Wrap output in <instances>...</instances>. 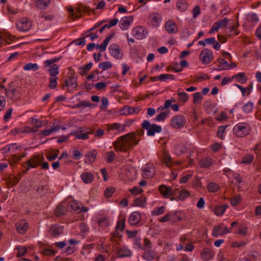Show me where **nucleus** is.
Segmentation results:
<instances>
[{"label":"nucleus","mask_w":261,"mask_h":261,"mask_svg":"<svg viewBox=\"0 0 261 261\" xmlns=\"http://www.w3.org/2000/svg\"><path fill=\"white\" fill-rule=\"evenodd\" d=\"M96 222L102 229L106 228L109 225V218L106 216H100L97 218Z\"/></svg>","instance_id":"nucleus-22"},{"label":"nucleus","mask_w":261,"mask_h":261,"mask_svg":"<svg viewBox=\"0 0 261 261\" xmlns=\"http://www.w3.org/2000/svg\"><path fill=\"white\" fill-rule=\"evenodd\" d=\"M140 111V109L138 108H132L129 106H124L120 111L122 115H129L135 113H138Z\"/></svg>","instance_id":"nucleus-17"},{"label":"nucleus","mask_w":261,"mask_h":261,"mask_svg":"<svg viewBox=\"0 0 261 261\" xmlns=\"http://www.w3.org/2000/svg\"><path fill=\"white\" fill-rule=\"evenodd\" d=\"M161 194L165 198H168L171 196L172 188L171 187H167L164 185H162L159 187Z\"/></svg>","instance_id":"nucleus-20"},{"label":"nucleus","mask_w":261,"mask_h":261,"mask_svg":"<svg viewBox=\"0 0 261 261\" xmlns=\"http://www.w3.org/2000/svg\"><path fill=\"white\" fill-rule=\"evenodd\" d=\"M142 127L143 129L147 130V135L149 136H153L155 133H159L162 131V127L156 124H151L150 122L146 120H144L142 123Z\"/></svg>","instance_id":"nucleus-3"},{"label":"nucleus","mask_w":261,"mask_h":261,"mask_svg":"<svg viewBox=\"0 0 261 261\" xmlns=\"http://www.w3.org/2000/svg\"><path fill=\"white\" fill-rule=\"evenodd\" d=\"M59 128V127H53L50 129L42 130L41 131V134L45 136H48L55 130H58Z\"/></svg>","instance_id":"nucleus-56"},{"label":"nucleus","mask_w":261,"mask_h":261,"mask_svg":"<svg viewBox=\"0 0 261 261\" xmlns=\"http://www.w3.org/2000/svg\"><path fill=\"white\" fill-rule=\"evenodd\" d=\"M49 67L50 68L48 69L49 74L51 76H56L59 73V66L54 64L50 65Z\"/></svg>","instance_id":"nucleus-32"},{"label":"nucleus","mask_w":261,"mask_h":261,"mask_svg":"<svg viewBox=\"0 0 261 261\" xmlns=\"http://www.w3.org/2000/svg\"><path fill=\"white\" fill-rule=\"evenodd\" d=\"M228 126L226 125H221L218 127L217 136L218 137L223 139V134L224 133L226 128Z\"/></svg>","instance_id":"nucleus-53"},{"label":"nucleus","mask_w":261,"mask_h":261,"mask_svg":"<svg viewBox=\"0 0 261 261\" xmlns=\"http://www.w3.org/2000/svg\"><path fill=\"white\" fill-rule=\"evenodd\" d=\"M114 33H111L109 34L100 45H99L98 44L96 45V47L99 49V50L101 53H102L106 50L108 44H109L110 40L114 36Z\"/></svg>","instance_id":"nucleus-21"},{"label":"nucleus","mask_w":261,"mask_h":261,"mask_svg":"<svg viewBox=\"0 0 261 261\" xmlns=\"http://www.w3.org/2000/svg\"><path fill=\"white\" fill-rule=\"evenodd\" d=\"M142 175L144 177L151 178L155 174V169L153 165H147L142 168Z\"/></svg>","instance_id":"nucleus-12"},{"label":"nucleus","mask_w":261,"mask_h":261,"mask_svg":"<svg viewBox=\"0 0 261 261\" xmlns=\"http://www.w3.org/2000/svg\"><path fill=\"white\" fill-rule=\"evenodd\" d=\"M146 201V198L145 196H140L135 199L134 204L137 206L144 207Z\"/></svg>","instance_id":"nucleus-33"},{"label":"nucleus","mask_w":261,"mask_h":261,"mask_svg":"<svg viewBox=\"0 0 261 261\" xmlns=\"http://www.w3.org/2000/svg\"><path fill=\"white\" fill-rule=\"evenodd\" d=\"M199 58L202 63L204 64H209L213 60L212 51L207 48L203 49L200 54Z\"/></svg>","instance_id":"nucleus-6"},{"label":"nucleus","mask_w":261,"mask_h":261,"mask_svg":"<svg viewBox=\"0 0 261 261\" xmlns=\"http://www.w3.org/2000/svg\"><path fill=\"white\" fill-rule=\"evenodd\" d=\"M39 66L37 64H32L31 63L27 64L23 66V69L24 70H33L36 71L38 69Z\"/></svg>","instance_id":"nucleus-41"},{"label":"nucleus","mask_w":261,"mask_h":261,"mask_svg":"<svg viewBox=\"0 0 261 261\" xmlns=\"http://www.w3.org/2000/svg\"><path fill=\"white\" fill-rule=\"evenodd\" d=\"M232 79H236V80L242 84L245 83L247 81V77L244 72H239L232 76Z\"/></svg>","instance_id":"nucleus-27"},{"label":"nucleus","mask_w":261,"mask_h":261,"mask_svg":"<svg viewBox=\"0 0 261 261\" xmlns=\"http://www.w3.org/2000/svg\"><path fill=\"white\" fill-rule=\"evenodd\" d=\"M93 65L91 62L89 63L85 66H83L79 68L80 72L79 73L81 75H85L87 74L88 72L90 70Z\"/></svg>","instance_id":"nucleus-29"},{"label":"nucleus","mask_w":261,"mask_h":261,"mask_svg":"<svg viewBox=\"0 0 261 261\" xmlns=\"http://www.w3.org/2000/svg\"><path fill=\"white\" fill-rule=\"evenodd\" d=\"M212 165V159L208 158H205L201 159L199 162V165L202 168H208Z\"/></svg>","instance_id":"nucleus-30"},{"label":"nucleus","mask_w":261,"mask_h":261,"mask_svg":"<svg viewBox=\"0 0 261 261\" xmlns=\"http://www.w3.org/2000/svg\"><path fill=\"white\" fill-rule=\"evenodd\" d=\"M118 255L120 257L130 256L132 252L129 250L121 248L119 250Z\"/></svg>","instance_id":"nucleus-37"},{"label":"nucleus","mask_w":261,"mask_h":261,"mask_svg":"<svg viewBox=\"0 0 261 261\" xmlns=\"http://www.w3.org/2000/svg\"><path fill=\"white\" fill-rule=\"evenodd\" d=\"M160 81H166L167 79L174 80V75L171 74H162L159 75Z\"/></svg>","instance_id":"nucleus-55"},{"label":"nucleus","mask_w":261,"mask_h":261,"mask_svg":"<svg viewBox=\"0 0 261 261\" xmlns=\"http://www.w3.org/2000/svg\"><path fill=\"white\" fill-rule=\"evenodd\" d=\"M141 216L138 212H134L129 216L128 222L132 225L137 224L141 220Z\"/></svg>","instance_id":"nucleus-16"},{"label":"nucleus","mask_w":261,"mask_h":261,"mask_svg":"<svg viewBox=\"0 0 261 261\" xmlns=\"http://www.w3.org/2000/svg\"><path fill=\"white\" fill-rule=\"evenodd\" d=\"M250 126L246 122L239 123L233 129V134L238 137H244L248 135L250 132Z\"/></svg>","instance_id":"nucleus-2"},{"label":"nucleus","mask_w":261,"mask_h":261,"mask_svg":"<svg viewBox=\"0 0 261 261\" xmlns=\"http://www.w3.org/2000/svg\"><path fill=\"white\" fill-rule=\"evenodd\" d=\"M16 228L17 231L20 234H24L29 228V223L25 221H20L16 223Z\"/></svg>","instance_id":"nucleus-15"},{"label":"nucleus","mask_w":261,"mask_h":261,"mask_svg":"<svg viewBox=\"0 0 261 261\" xmlns=\"http://www.w3.org/2000/svg\"><path fill=\"white\" fill-rule=\"evenodd\" d=\"M81 177L83 182L86 184L91 183L94 179V175L88 172H83L81 175Z\"/></svg>","instance_id":"nucleus-23"},{"label":"nucleus","mask_w":261,"mask_h":261,"mask_svg":"<svg viewBox=\"0 0 261 261\" xmlns=\"http://www.w3.org/2000/svg\"><path fill=\"white\" fill-rule=\"evenodd\" d=\"M61 57L59 58H55L50 60H47L44 62V67L46 68L50 66L51 65L54 64L55 63L58 62L61 59Z\"/></svg>","instance_id":"nucleus-46"},{"label":"nucleus","mask_w":261,"mask_h":261,"mask_svg":"<svg viewBox=\"0 0 261 261\" xmlns=\"http://www.w3.org/2000/svg\"><path fill=\"white\" fill-rule=\"evenodd\" d=\"M44 160L43 155H36L31 158L30 160H28L27 162V167L26 171L30 170L31 168H35L37 166L41 165V163Z\"/></svg>","instance_id":"nucleus-4"},{"label":"nucleus","mask_w":261,"mask_h":261,"mask_svg":"<svg viewBox=\"0 0 261 261\" xmlns=\"http://www.w3.org/2000/svg\"><path fill=\"white\" fill-rule=\"evenodd\" d=\"M207 188L209 192H216L219 190V186L217 184L212 182L208 184Z\"/></svg>","instance_id":"nucleus-44"},{"label":"nucleus","mask_w":261,"mask_h":261,"mask_svg":"<svg viewBox=\"0 0 261 261\" xmlns=\"http://www.w3.org/2000/svg\"><path fill=\"white\" fill-rule=\"evenodd\" d=\"M125 129V126H122L121 124L119 123H114L112 124H109L108 126L109 130H118L124 131Z\"/></svg>","instance_id":"nucleus-35"},{"label":"nucleus","mask_w":261,"mask_h":261,"mask_svg":"<svg viewBox=\"0 0 261 261\" xmlns=\"http://www.w3.org/2000/svg\"><path fill=\"white\" fill-rule=\"evenodd\" d=\"M241 198L240 196H235L230 199V204L232 206L237 205L241 201Z\"/></svg>","instance_id":"nucleus-61"},{"label":"nucleus","mask_w":261,"mask_h":261,"mask_svg":"<svg viewBox=\"0 0 261 261\" xmlns=\"http://www.w3.org/2000/svg\"><path fill=\"white\" fill-rule=\"evenodd\" d=\"M31 27V21L25 18H21L17 23V28L21 31H28Z\"/></svg>","instance_id":"nucleus-9"},{"label":"nucleus","mask_w":261,"mask_h":261,"mask_svg":"<svg viewBox=\"0 0 261 261\" xmlns=\"http://www.w3.org/2000/svg\"><path fill=\"white\" fill-rule=\"evenodd\" d=\"M124 226L125 219H123L122 220H120L118 221L116 227V229L122 231L124 229Z\"/></svg>","instance_id":"nucleus-59"},{"label":"nucleus","mask_w":261,"mask_h":261,"mask_svg":"<svg viewBox=\"0 0 261 261\" xmlns=\"http://www.w3.org/2000/svg\"><path fill=\"white\" fill-rule=\"evenodd\" d=\"M165 207L164 206H161L159 207H155L153 211H152V215L159 216L163 214L164 213Z\"/></svg>","instance_id":"nucleus-50"},{"label":"nucleus","mask_w":261,"mask_h":261,"mask_svg":"<svg viewBox=\"0 0 261 261\" xmlns=\"http://www.w3.org/2000/svg\"><path fill=\"white\" fill-rule=\"evenodd\" d=\"M174 101H175V99H172L166 100L165 101L164 106H160L157 108V111L158 112H162L163 110H164L165 109H167L168 108H169L170 107V106H171V104L173 102H174Z\"/></svg>","instance_id":"nucleus-36"},{"label":"nucleus","mask_w":261,"mask_h":261,"mask_svg":"<svg viewBox=\"0 0 261 261\" xmlns=\"http://www.w3.org/2000/svg\"><path fill=\"white\" fill-rule=\"evenodd\" d=\"M147 31L142 27H138L133 30V34L138 39H142L147 35Z\"/></svg>","instance_id":"nucleus-11"},{"label":"nucleus","mask_w":261,"mask_h":261,"mask_svg":"<svg viewBox=\"0 0 261 261\" xmlns=\"http://www.w3.org/2000/svg\"><path fill=\"white\" fill-rule=\"evenodd\" d=\"M180 190L178 189H173L172 188L171 195H173V197L171 198V200H178L179 194L180 193Z\"/></svg>","instance_id":"nucleus-54"},{"label":"nucleus","mask_w":261,"mask_h":261,"mask_svg":"<svg viewBox=\"0 0 261 261\" xmlns=\"http://www.w3.org/2000/svg\"><path fill=\"white\" fill-rule=\"evenodd\" d=\"M106 160L108 163H112L115 160V154L113 151H109L106 153Z\"/></svg>","instance_id":"nucleus-40"},{"label":"nucleus","mask_w":261,"mask_h":261,"mask_svg":"<svg viewBox=\"0 0 261 261\" xmlns=\"http://www.w3.org/2000/svg\"><path fill=\"white\" fill-rule=\"evenodd\" d=\"M178 96V100L180 101L185 102L188 100V95L185 92H181L177 93Z\"/></svg>","instance_id":"nucleus-51"},{"label":"nucleus","mask_w":261,"mask_h":261,"mask_svg":"<svg viewBox=\"0 0 261 261\" xmlns=\"http://www.w3.org/2000/svg\"><path fill=\"white\" fill-rule=\"evenodd\" d=\"M162 158L164 160V161L167 167H170L171 166V156L170 154L166 151H164L162 155Z\"/></svg>","instance_id":"nucleus-38"},{"label":"nucleus","mask_w":261,"mask_h":261,"mask_svg":"<svg viewBox=\"0 0 261 261\" xmlns=\"http://www.w3.org/2000/svg\"><path fill=\"white\" fill-rule=\"evenodd\" d=\"M208 44H213V47L218 50L220 48V44L217 41L214 37H211L210 38H207V40Z\"/></svg>","instance_id":"nucleus-42"},{"label":"nucleus","mask_w":261,"mask_h":261,"mask_svg":"<svg viewBox=\"0 0 261 261\" xmlns=\"http://www.w3.org/2000/svg\"><path fill=\"white\" fill-rule=\"evenodd\" d=\"M193 103L196 104L199 102V100H201L202 96L200 92H196L193 94Z\"/></svg>","instance_id":"nucleus-63"},{"label":"nucleus","mask_w":261,"mask_h":261,"mask_svg":"<svg viewBox=\"0 0 261 261\" xmlns=\"http://www.w3.org/2000/svg\"><path fill=\"white\" fill-rule=\"evenodd\" d=\"M169 112V111L166 110L165 112L160 113L156 116L155 120L158 122L164 121V120L168 117Z\"/></svg>","instance_id":"nucleus-43"},{"label":"nucleus","mask_w":261,"mask_h":261,"mask_svg":"<svg viewBox=\"0 0 261 261\" xmlns=\"http://www.w3.org/2000/svg\"><path fill=\"white\" fill-rule=\"evenodd\" d=\"M186 122V120L183 115H177L173 117L170 121V125L174 128H179L183 127Z\"/></svg>","instance_id":"nucleus-5"},{"label":"nucleus","mask_w":261,"mask_h":261,"mask_svg":"<svg viewBox=\"0 0 261 261\" xmlns=\"http://www.w3.org/2000/svg\"><path fill=\"white\" fill-rule=\"evenodd\" d=\"M165 28L169 34H175L178 31L176 24L172 20H168L166 22Z\"/></svg>","instance_id":"nucleus-13"},{"label":"nucleus","mask_w":261,"mask_h":261,"mask_svg":"<svg viewBox=\"0 0 261 261\" xmlns=\"http://www.w3.org/2000/svg\"><path fill=\"white\" fill-rule=\"evenodd\" d=\"M112 67V63L109 61H106L101 62L98 65V67L102 69V70H106L111 68Z\"/></svg>","instance_id":"nucleus-45"},{"label":"nucleus","mask_w":261,"mask_h":261,"mask_svg":"<svg viewBox=\"0 0 261 261\" xmlns=\"http://www.w3.org/2000/svg\"><path fill=\"white\" fill-rule=\"evenodd\" d=\"M110 55L116 59L122 58L123 54L120 52L119 46L117 44L113 43L109 47Z\"/></svg>","instance_id":"nucleus-8"},{"label":"nucleus","mask_w":261,"mask_h":261,"mask_svg":"<svg viewBox=\"0 0 261 261\" xmlns=\"http://www.w3.org/2000/svg\"><path fill=\"white\" fill-rule=\"evenodd\" d=\"M22 176L21 173L17 175H10L7 178V182L11 186L16 185L20 180Z\"/></svg>","instance_id":"nucleus-19"},{"label":"nucleus","mask_w":261,"mask_h":261,"mask_svg":"<svg viewBox=\"0 0 261 261\" xmlns=\"http://www.w3.org/2000/svg\"><path fill=\"white\" fill-rule=\"evenodd\" d=\"M50 0H36V6L39 9H45L50 4Z\"/></svg>","instance_id":"nucleus-28"},{"label":"nucleus","mask_w":261,"mask_h":261,"mask_svg":"<svg viewBox=\"0 0 261 261\" xmlns=\"http://www.w3.org/2000/svg\"><path fill=\"white\" fill-rule=\"evenodd\" d=\"M188 4L186 0H177L176 2V8L180 12L186 11L188 8Z\"/></svg>","instance_id":"nucleus-26"},{"label":"nucleus","mask_w":261,"mask_h":261,"mask_svg":"<svg viewBox=\"0 0 261 261\" xmlns=\"http://www.w3.org/2000/svg\"><path fill=\"white\" fill-rule=\"evenodd\" d=\"M214 252L208 248H204L200 253L201 258L204 261H208L214 256Z\"/></svg>","instance_id":"nucleus-14"},{"label":"nucleus","mask_w":261,"mask_h":261,"mask_svg":"<svg viewBox=\"0 0 261 261\" xmlns=\"http://www.w3.org/2000/svg\"><path fill=\"white\" fill-rule=\"evenodd\" d=\"M97 155V152L95 150H92L87 152L86 155V159L85 162L86 163L90 164L94 162L95 160Z\"/></svg>","instance_id":"nucleus-24"},{"label":"nucleus","mask_w":261,"mask_h":261,"mask_svg":"<svg viewBox=\"0 0 261 261\" xmlns=\"http://www.w3.org/2000/svg\"><path fill=\"white\" fill-rule=\"evenodd\" d=\"M223 228L221 225L215 226L213 230V236L215 237H218L219 236H223Z\"/></svg>","instance_id":"nucleus-34"},{"label":"nucleus","mask_w":261,"mask_h":261,"mask_svg":"<svg viewBox=\"0 0 261 261\" xmlns=\"http://www.w3.org/2000/svg\"><path fill=\"white\" fill-rule=\"evenodd\" d=\"M155 257V253L154 252L146 251L144 254V258L147 260H151Z\"/></svg>","instance_id":"nucleus-49"},{"label":"nucleus","mask_w":261,"mask_h":261,"mask_svg":"<svg viewBox=\"0 0 261 261\" xmlns=\"http://www.w3.org/2000/svg\"><path fill=\"white\" fill-rule=\"evenodd\" d=\"M64 227L59 224L51 225L48 231L49 233L53 237H58L63 233Z\"/></svg>","instance_id":"nucleus-10"},{"label":"nucleus","mask_w":261,"mask_h":261,"mask_svg":"<svg viewBox=\"0 0 261 261\" xmlns=\"http://www.w3.org/2000/svg\"><path fill=\"white\" fill-rule=\"evenodd\" d=\"M55 77H50L49 83L48 87L51 89H55L57 85V80L58 77L57 76H54Z\"/></svg>","instance_id":"nucleus-52"},{"label":"nucleus","mask_w":261,"mask_h":261,"mask_svg":"<svg viewBox=\"0 0 261 261\" xmlns=\"http://www.w3.org/2000/svg\"><path fill=\"white\" fill-rule=\"evenodd\" d=\"M243 108L245 113H248L252 111L253 105L252 102H248L243 106Z\"/></svg>","instance_id":"nucleus-57"},{"label":"nucleus","mask_w":261,"mask_h":261,"mask_svg":"<svg viewBox=\"0 0 261 261\" xmlns=\"http://www.w3.org/2000/svg\"><path fill=\"white\" fill-rule=\"evenodd\" d=\"M69 135H73L75 137L76 139H81V140H87L89 138L88 133H85L83 134H79L78 132H71Z\"/></svg>","instance_id":"nucleus-39"},{"label":"nucleus","mask_w":261,"mask_h":261,"mask_svg":"<svg viewBox=\"0 0 261 261\" xmlns=\"http://www.w3.org/2000/svg\"><path fill=\"white\" fill-rule=\"evenodd\" d=\"M248 228L245 225H242L237 229V233L245 236L247 234Z\"/></svg>","instance_id":"nucleus-64"},{"label":"nucleus","mask_w":261,"mask_h":261,"mask_svg":"<svg viewBox=\"0 0 261 261\" xmlns=\"http://www.w3.org/2000/svg\"><path fill=\"white\" fill-rule=\"evenodd\" d=\"M137 135L134 133H129L119 138L118 140L114 142V146L116 151L126 152L133 146L137 145L139 140H137Z\"/></svg>","instance_id":"nucleus-1"},{"label":"nucleus","mask_w":261,"mask_h":261,"mask_svg":"<svg viewBox=\"0 0 261 261\" xmlns=\"http://www.w3.org/2000/svg\"><path fill=\"white\" fill-rule=\"evenodd\" d=\"M247 19L248 20L254 22H257L258 21V18L257 15L254 13H249L247 15Z\"/></svg>","instance_id":"nucleus-60"},{"label":"nucleus","mask_w":261,"mask_h":261,"mask_svg":"<svg viewBox=\"0 0 261 261\" xmlns=\"http://www.w3.org/2000/svg\"><path fill=\"white\" fill-rule=\"evenodd\" d=\"M229 21L230 20L227 18H224L222 19L217 20L213 24L209 33L212 34L215 32L218 31L221 28L226 27Z\"/></svg>","instance_id":"nucleus-7"},{"label":"nucleus","mask_w":261,"mask_h":261,"mask_svg":"<svg viewBox=\"0 0 261 261\" xmlns=\"http://www.w3.org/2000/svg\"><path fill=\"white\" fill-rule=\"evenodd\" d=\"M161 21V16L158 13L152 14L149 17V23L153 27H158Z\"/></svg>","instance_id":"nucleus-18"},{"label":"nucleus","mask_w":261,"mask_h":261,"mask_svg":"<svg viewBox=\"0 0 261 261\" xmlns=\"http://www.w3.org/2000/svg\"><path fill=\"white\" fill-rule=\"evenodd\" d=\"M69 83L70 84V87L72 86L74 89H76L77 87V83L76 82V79L74 77L73 75H71L69 77Z\"/></svg>","instance_id":"nucleus-62"},{"label":"nucleus","mask_w":261,"mask_h":261,"mask_svg":"<svg viewBox=\"0 0 261 261\" xmlns=\"http://www.w3.org/2000/svg\"><path fill=\"white\" fill-rule=\"evenodd\" d=\"M227 207L228 205L227 204L219 205L215 208L214 213L217 216H221L224 214Z\"/></svg>","instance_id":"nucleus-31"},{"label":"nucleus","mask_w":261,"mask_h":261,"mask_svg":"<svg viewBox=\"0 0 261 261\" xmlns=\"http://www.w3.org/2000/svg\"><path fill=\"white\" fill-rule=\"evenodd\" d=\"M37 191L41 195H45L48 191V188L45 186H40L37 189Z\"/></svg>","instance_id":"nucleus-58"},{"label":"nucleus","mask_w":261,"mask_h":261,"mask_svg":"<svg viewBox=\"0 0 261 261\" xmlns=\"http://www.w3.org/2000/svg\"><path fill=\"white\" fill-rule=\"evenodd\" d=\"M132 20V18L130 17H125L122 18L120 22L119 26L121 30H126L128 29L130 23Z\"/></svg>","instance_id":"nucleus-25"},{"label":"nucleus","mask_w":261,"mask_h":261,"mask_svg":"<svg viewBox=\"0 0 261 261\" xmlns=\"http://www.w3.org/2000/svg\"><path fill=\"white\" fill-rule=\"evenodd\" d=\"M190 193L188 191L185 189L180 190L178 200H183L185 198L188 197Z\"/></svg>","instance_id":"nucleus-47"},{"label":"nucleus","mask_w":261,"mask_h":261,"mask_svg":"<svg viewBox=\"0 0 261 261\" xmlns=\"http://www.w3.org/2000/svg\"><path fill=\"white\" fill-rule=\"evenodd\" d=\"M65 207L63 206L59 205H58L55 211V214L57 216H61L65 214Z\"/></svg>","instance_id":"nucleus-48"}]
</instances>
